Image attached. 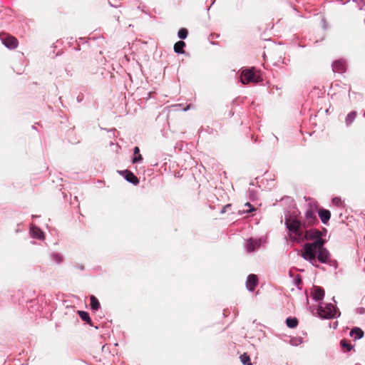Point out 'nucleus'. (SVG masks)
Segmentation results:
<instances>
[{
  "mask_svg": "<svg viewBox=\"0 0 365 365\" xmlns=\"http://www.w3.org/2000/svg\"><path fill=\"white\" fill-rule=\"evenodd\" d=\"M240 78L243 84H247L250 82L258 83L262 80L259 75V71H257L255 68L243 71Z\"/></svg>",
  "mask_w": 365,
  "mask_h": 365,
  "instance_id": "7ed1b4c3",
  "label": "nucleus"
},
{
  "mask_svg": "<svg viewBox=\"0 0 365 365\" xmlns=\"http://www.w3.org/2000/svg\"><path fill=\"white\" fill-rule=\"evenodd\" d=\"M185 47V43L182 41L176 42L174 45V51L177 53H184V48Z\"/></svg>",
  "mask_w": 365,
  "mask_h": 365,
  "instance_id": "4468645a",
  "label": "nucleus"
},
{
  "mask_svg": "<svg viewBox=\"0 0 365 365\" xmlns=\"http://www.w3.org/2000/svg\"><path fill=\"white\" fill-rule=\"evenodd\" d=\"M240 361L244 365H252L250 357L247 353H244L240 356Z\"/></svg>",
  "mask_w": 365,
  "mask_h": 365,
  "instance_id": "6ab92c4d",
  "label": "nucleus"
},
{
  "mask_svg": "<svg viewBox=\"0 0 365 365\" xmlns=\"http://www.w3.org/2000/svg\"><path fill=\"white\" fill-rule=\"evenodd\" d=\"M356 115V113L355 112H351L349 114H348L346 121L347 124H351L354 120L355 119Z\"/></svg>",
  "mask_w": 365,
  "mask_h": 365,
  "instance_id": "5701e85b",
  "label": "nucleus"
},
{
  "mask_svg": "<svg viewBox=\"0 0 365 365\" xmlns=\"http://www.w3.org/2000/svg\"><path fill=\"white\" fill-rule=\"evenodd\" d=\"M298 324L299 322L296 317H289L286 319V324L289 328L294 329L297 327Z\"/></svg>",
  "mask_w": 365,
  "mask_h": 365,
  "instance_id": "2eb2a0df",
  "label": "nucleus"
},
{
  "mask_svg": "<svg viewBox=\"0 0 365 365\" xmlns=\"http://www.w3.org/2000/svg\"><path fill=\"white\" fill-rule=\"evenodd\" d=\"M187 34H188V31L185 28H182L179 30L178 31V37L181 39H185L187 38Z\"/></svg>",
  "mask_w": 365,
  "mask_h": 365,
  "instance_id": "412c9836",
  "label": "nucleus"
},
{
  "mask_svg": "<svg viewBox=\"0 0 365 365\" xmlns=\"http://www.w3.org/2000/svg\"><path fill=\"white\" fill-rule=\"evenodd\" d=\"M78 313L82 320L86 322L89 324H91V319L88 312L84 311H78Z\"/></svg>",
  "mask_w": 365,
  "mask_h": 365,
  "instance_id": "a211bd4d",
  "label": "nucleus"
},
{
  "mask_svg": "<svg viewBox=\"0 0 365 365\" xmlns=\"http://www.w3.org/2000/svg\"><path fill=\"white\" fill-rule=\"evenodd\" d=\"M124 173L125 178L128 182L133 183V185H138L139 183L138 178L131 171L125 170L124 171Z\"/></svg>",
  "mask_w": 365,
  "mask_h": 365,
  "instance_id": "9b49d317",
  "label": "nucleus"
},
{
  "mask_svg": "<svg viewBox=\"0 0 365 365\" xmlns=\"http://www.w3.org/2000/svg\"><path fill=\"white\" fill-rule=\"evenodd\" d=\"M0 39L2 43L9 49L18 47L19 41L16 37L6 33H0Z\"/></svg>",
  "mask_w": 365,
  "mask_h": 365,
  "instance_id": "20e7f679",
  "label": "nucleus"
},
{
  "mask_svg": "<svg viewBox=\"0 0 365 365\" xmlns=\"http://www.w3.org/2000/svg\"><path fill=\"white\" fill-rule=\"evenodd\" d=\"M317 312L320 317L330 319L334 317L336 309L332 304H327L325 307L319 306Z\"/></svg>",
  "mask_w": 365,
  "mask_h": 365,
  "instance_id": "39448f33",
  "label": "nucleus"
},
{
  "mask_svg": "<svg viewBox=\"0 0 365 365\" xmlns=\"http://www.w3.org/2000/svg\"><path fill=\"white\" fill-rule=\"evenodd\" d=\"M350 336L354 337L355 340L359 339L364 336V331L359 327H354L351 330Z\"/></svg>",
  "mask_w": 365,
  "mask_h": 365,
  "instance_id": "f8f14e48",
  "label": "nucleus"
},
{
  "mask_svg": "<svg viewBox=\"0 0 365 365\" xmlns=\"http://www.w3.org/2000/svg\"><path fill=\"white\" fill-rule=\"evenodd\" d=\"M245 207L247 209H245L243 211L246 212H250L252 210H255V208L252 207V205L250 202H247L245 204Z\"/></svg>",
  "mask_w": 365,
  "mask_h": 365,
  "instance_id": "393cba45",
  "label": "nucleus"
},
{
  "mask_svg": "<svg viewBox=\"0 0 365 365\" xmlns=\"http://www.w3.org/2000/svg\"><path fill=\"white\" fill-rule=\"evenodd\" d=\"M258 284V278L255 274H250L247 279V287L249 290L253 291Z\"/></svg>",
  "mask_w": 365,
  "mask_h": 365,
  "instance_id": "0eeeda50",
  "label": "nucleus"
},
{
  "mask_svg": "<svg viewBox=\"0 0 365 365\" xmlns=\"http://www.w3.org/2000/svg\"><path fill=\"white\" fill-rule=\"evenodd\" d=\"M259 246V242L252 239L249 240L246 244V249L248 252L255 250Z\"/></svg>",
  "mask_w": 365,
  "mask_h": 365,
  "instance_id": "ddd939ff",
  "label": "nucleus"
},
{
  "mask_svg": "<svg viewBox=\"0 0 365 365\" xmlns=\"http://www.w3.org/2000/svg\"><path fill=\"white\" fill-rule=\"evenodd\" d=\"M302 240L313 241L304 245L302 257L312 264L318 267L317 259L321 263H327L330 258L329 252L324 247L325 240L322 232L317 229L305 230Z\"/></svg>",
  "mask_w": 365,
  "mask_h": 365,
  "instance_id": "f257e3e1",
  "label": "nucleus"
},
{
  "mask_svg": "<svg viewBox=\"0 0 365 365\" xmlns=\"http://www.w3.org/2000/svg\"><path fill=\"white\" fill-rule=\"evenodd\" d=\"M230 207V205H227L226 207H224V210H225V208H227V207Z\"/></svg>",
  "mask_w": 365,
  "mask_h": 365,
  "instance_id": "cd10ccee",
  "label": "nucleus"
},
{
  "mask_svg": "<svg viewBox=\"0 0 365 365\" xmlns=\"http://www.w3.org/2000/svg\"><path fill=\"white\" fill-rule=\"evenodd\" d=\"M51 258L58 264L63 261V257L58 253H53L51 255Z\"/></svg>",
  "mask_w": 365,
  "mask_h": 365,
  "instance_id": "4be33fe9",
  "label": "nucleus"
},
{
  "mask_svg": "<svg viewBox=\"0 0 365 365\" xmlns=\"http://www.w3.org/2000/svg\"><path fill=\"white\" fill-rule=\"evenodd\" d=\"M90 299H91V307L92 308V309L98 310L101 306L100 302L98 300V299L95 296L92 295L90 297Z\"/></svg>",
  "mask_w": 365,
  "mask_h": 365,
  "instance_id": "f3484780",
  "label": "nucleus"
},
{
  "mask_svg": "<svg viewBox=\"0 0 365 365\" xmlns=\"http://www.w3.org/2000/svg\"><path fill=\"white\" fill-rule=\"evenodd\" d=\"M295 282L297 284H299L302 282V279L300 278H297L295 279Z\"/></svg>",
  "mask_w": 365,
  "mask_h": 365,
  "instance_id": "bb28decb",
  "label": "nucleus"
},
{
  "mask_svg": "<svg viewBox=\"0 0 365 365\" xmlns=\"http://www.w3.org/2000/svg\"><path fill=\"white\" fill-rule=\"evenodd\" d=\"M332 202L336 205V206H341L342 205V201L341 198L339 197H334L332 200Z\"/></svg>",
  "mask_w": 365,
  "mask_h": 365,
  "instance_id": "a878e982",
  "label": "nucleus"
},
{
  "mask_svg": "<svg viewBox=\"0 0 365 365\" xmlns=\"http://www.w3.org/2000/svg\"><path fill=\"white\" fill-rule=\"evenodd\" d=\"M319 217L324 224H327L331 217V212L329 210L321 208L318 211Z\"/></svg>",
  "mask_w": 365,
  "mask_h": 365,
  "instance_id": "1a4fd4ad",
  "label": "nucleus"
},
{
  "mask_svg": "<svg viewBox=\"0 0 365 365\" xmlns=\"http://www.w3.org/2000/svg\"><path fill=\"white\" fill-rule=\"evenodd\" d=\"M309 208L305 212V220L307 225H317L319 223L318 219L316 216L317 205L309 204Z\"/></svg>",
  "mask_w": 365,
  "mask_h": 365,
  "instance_id": "423d86ee",
  "label": "nucleus"
},
{
  "mask_svg": "<svg viewBox=\"0 0 365 365\" xmlns=\"http://www.w3.org/2000/svg\"><path fill=\"white\" fill-rule=\"evenodd\" d=\"M134 155H135L133 158V163H139L143 160L142 155L140 154V149L138 147H135L133 150Z\"/></svg>",
  "mask_w": 365,
  "mask_h": 365,
  "instance_id": "dca6fc26",
  "label": "nucleus"
},
{
  "mask_svg": "<svg viewBox=\"0 0 365 365\" xmlns=\"http://www.w3.org/2000/svg\"><path fill=\"white\" fill-rule=\"evenodd\" d=\"M307 220L305 219L303 221H300V228L302 232H304L305 230H308V227L312 226L313 225H307Z\"/></svg>",
  "mask_w": 365,
  "mask_h": 365,
  "instance_id": "b1692460",
  "label": "nucleus"
},
{
  "mask_svg": "<svg viewBox=\"0 0 365 365\" xmlns=\"http://www.w3.org/2000/svg\"><path fill=\"white\" fill-rule=\"evenodd\" d=\"M332 69L336 73H344L346 71V63L343 60H337L332 64Z\"/></svg>",
  "mask_w": 365,
  "mask_h": 365,
  "instance_id": "6e6552de",
  "label": "nucleus"
},
{
  "mask_svg": "<svg viewBox=\"0 0 365 365\" xmlns=\"http://www.w3.org/2000/svg\"><path fill=\"white\" fill-rule=\"evenodd\" d=\"M341 346L346 349V351H349L353 349V346L349 343L346 339H343L340 341Z\"/></svg>",
  "mask_w": 365,
  "mask_h": 365,
  "instance_id": "aec40b11",
  "label": "nucleus"
},
{
  "mask_svg": "<svg viewBox=\"0 0 365 365\" xmlns=\"http://www.w3.org/2000/svg\"><path fill=\"white\" fill-rule=\"evenodd\" d=\"M312 297L315 300H322L324 297V290L320 287H314Z\"/></svg>",
  "mask_w": 365,
  "mask_h": 365,
  "instance_id": "9d476101",
  "label": "nucleus"
},
{
  "mask_svg": "<svg viewBox=\"0 0 365 365\" xmlns=\"http://www.w3.org/2000/svg\"><path fill=\"white\" fill-rule=\"evenodd\" d=\"M285 225L289 232L294 235V240H302L304 232H302L300 228L299 220L288 218L285 220Z\"/></svg>",
  "mask_w": 365,
  "mask_h": 365,
  "instance_id": "f03ea898",
  "label": "nucleus"
}]
</instances>
